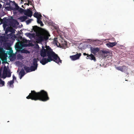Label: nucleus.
<instances>
[{
	"label": "nucleus",
	"instance_id": "34",
	"mask_svg": "<svg viewBox=\"0 0 134 134\" xmlns=\"http://www.w3.org/2000/svg\"><path fill=\"white\" fill-rule=\"evenodd\" d=\"M103 53H108V52L107 51H104L103 52Z\"/></svg>",
	"mask_w": 134,
	"mask_h": 134
},
{
	"label": "nucleus",
	"instance_id": "16",
	"mask_svg": "<svg viewBox=\"0 0 134 134\" xmlns=\"http://www.w3.org/2000/svg\"><path fill=\"white\" fill-rule=\"evenodd\" d=\"M34 17L36 18L37 19L40 18H41L42 15L41 14H39L38 12L35 13L34 15Z\"/></svg>",
	"mask_w": 134,
	"mask_h": 134
},
{
	"label": "nucleus",
	"instance_id": "9",
	"mask_svg": "<svg viewBox=\"0 0 134 134\" xmlns=\"http://www.w3.org/2000/svg\"><path fill=\"white\" fill-rule=\"evenodd\" d=\"M90 49L91 52L94 54L98 52L99 51V48H94L92 47H90Z\"/></svg>",
	"mask_w": 134,
	"mask_h": 134
},
{
	"label": "nucleus",
	"instance_id": "4",
	"mask_svg": "<svg viewBox=\"0 0 134 134\" xmlns=\"http://www.w3.org/2000/svg\"><path fill=\"white\" fill-rule=\"evenodd\" d=\"M7 21L9 23V25L13 27H15L16 23H18L16 20L14 19H7Z\"/></svg>",
	"mask_w": 134,
	"mask_h": 134
},
{
	"label": "nucleus",
	"instance_id": "13",
	"mask_svg": "<svg viewBox=\"0 0 134 134\" xmlns=\"http://www.w3.org/2000/svg\"><path fill=\"white\" fill-rule=\"evenodd\" d=\"M12 5H14L15 8L13 7L12 10L14 11H16L18 10L19 8V7L18 6L17 4L14 1L13 2H12Z\"/></svg>",
	"mask_w": 134,
	"mask_h": 134
},
{
	"label": "nucleus",
	"instance_id": "21",
	"mask_svg": "<svg viewBox=\"0 0 134 134\" xmlns=\"http://www.w3.org/2000/svg\"><path fill=\"white\" fill-rule=\"evenodd\" d=\"M40 27L37 26H33L32 29L34 32H37L38 31Z\"/></svg>",
	"mask_w": 134,
	"mask_h": 134
},
{
	"label": "nucleus",
	"instance_id": "24",
	"mask_svg": "<svg viewBox=\"0 0 134 134\" xmlns=\"http://www.w3.org/2000/svg\"><path fill=\"white\" fill-rule=\"evenodd\" d=\"M41 18H40L37 19V22L38 23L40 24L41 26H43L44 24L42 21L41 20Z\"/></svg>",
	"mask_w": 134,
	"mask_h": 134
},
{
	"label": "nucleus",
	"instance_id": "2",
	"mask_svg": "<svg viewBox=\"0 0 134 134\" xmlns=\"http://www.w3.org/2000/svg\"><path fill=\"white\" fill-rule=\"evenodd\" d=\"M27 99H31L35 100H39L43 102L46 101L49 99L47 92L42 90L38 92L35 91H31V93L26 97Z\"/></svg>",
	"mask_w": 134,
	"mask_h": 134
},
{
	"label": "nucleus",
	"instance_id": "41",
	"mask_svg": "<svg viewBox=\"0 0 134 134\" xmlns=\"http://www.w3.org/2000/svg\"><path fill=\"white\" fill-rule=\"evenodd\" d=\"M6 19V18H3V19L4 20V19Z\"/></svg>",
	"mask_w": 134,
	"mask_h": 134
},
{
	"label": "nucleus",
	"instance_id": "29",
	"mask_svg": "<svg viewBox=\"0 0 134 134\" xmlns=\"http://www.w3.org/2000/svg\"><path fill=\"white\" fill-rule=\"evenodd\" d=\"M32 20V19H30L28 20H27L26 21V22L27 24H28L30 23L31 21Z\"/></svg>",
	"mask_w": 134,
	"mask_h": 134
},
{
	"label": "nucleus",
	"instance_id": "26",
	"mask_svg": "<svg viewBox=\"0 0 134 134\" xmlns=\"http://www.w3.org/2000/svg\"><path fill=\"white\" fill-rule=\"evenodd\" d=\"M5 82L0 78V86L2 87L4 86Z\"/></svg>",
	"mask_w": 134,
	"mask_h": 134
},
{
	"label": "nucleus",
	"instance_id": "6",
	"mask_svg": "<svg viewBox=\"0 0 134 134\" xmlns=\"http://www.w3.org/2000/svg\"><path fill=\"white\" fill-rule=\"evenodd\" d=\"M81 53L77 54L76 55L70 56V58L72 60H75L79 58L81 56Z\"/></svg>",
	"mask_w": 134,
	"mask_h": 134
},
{
	"label": "nucleus",
	"instance_id": "42",
	"mask_svg": "<svg viewBox=\"0 0 134 134\" xmlns=\"http://www.w3.org/2000/svg\"><path fill=\"white\" fill-rule=\"evenodd\" d=\"M57 41H55V43H57Z\"/></svg>",
	"mask_w": 134,
	"mask_h": 134
},
{
	"label": "nucleus",
	"instance_id": "38",
	"mask_svg": "<svg viewBox=\"0 0 134 134\" xmlns=\"http://www.w3.org/2000/svg\"><path fill=\"white\" fill-rule=\"evenodd\" d=\"M2 7V5L0 3V8H1Z\"/></svg>",
	"mask_w": 134,
	"mask_h": 134
},
{
	"label": "nucleus",
	"instance_id": "37",
	"mask_svg": "<svg viewBox=\"0 0 134 134\" xmlns=\"http://www.w3.org/2000/svg\"><path fill=\"white\" fill-rule=\"evenodd\" d=\"M28 2V3H26V4L27 5H29V4H30V1L29 2Z\"/></svg>",
	"mask_w": 134,
	"mask_h": 134
},
{
	"label": "nucleus",
	"instance_id": "39",
	"mask_svg": "<svg viewBox=\"0 0 134 134\" xmlns=\"http://www.w3.org/2000/svg\"><path fill=\"white\" fill-rule=\"evenodd\" d=\"M22 57V56L21 55H20L19 57L21 58Z\"/></svg>",
	"mask_w": 134,
	"mask_h": 134
},
{
	"label": "nucleus",
	"instance_id": "33",
	"mask_svg": "<svg viewBox=\"0 0 134 134\" xmlns=\"http://www.w3.org/2000/svg\"><path fill=\"white\" fill-rule=\"evenodd\" d=\"M13 79L12 80H13L14 81V80H16V77L14 76V75H13Z\"/></svg>",
	"mask_w": 134,
	"mask_h": 134
},
{
	"label": "nucleus",
	"instance_id": "15",
	"mask_svg": "<svg viewBox=\"0 0 134 134\" xmlns=\"http://www.w3.org/2000/svg\"><path fill=\"white\" fill-rule=\"evenodd\" d=\"M25 75V72L23 69H22L20 72L19 73V78L20 79H21L22 77Z\"/></svg>",
	"mask_w": 134,
	"mask_h": 134
},
{
	"label": "nucleus",
	"instance_id": "12",
	"mask_svg": "<svg viewBox=\"0 0 134 134\" xmlns=\"http://www.w3.org/2000/svg\"><path fill=\"white\" fill-rule=\"evenodd\" d=\"M86 59H89L91 60H93L94 61L96 60V58L94 56L92 53L90 55H88L86 57Z\"/></svg>",
	"mask_w": 134,
	"mask_h": 134
},
{
	"label": "nucleus",
	"instance_id": "31",
	"mask_svg": "<svg viewBox=\"0 0 134 134\" xmlns=\"http://www.w3.org/2000/svg\"><path fill=\"white\" fill-rule=\"evenodd\" d=\"M22 52L25 53H29V52L28 51H27V50H23V51H22Z\"/></svg>",
	"mask_w": 134,
	"mask_h": 134
},
{
	"label": "nucleus",
	"instance_id": "3",
	"mask_svg": "<svg viewBox=\"0 0 134 134\" xmlns=\"http://www.w3.org/2000/svg\"><path fill=\"white\" fill-rule=\"evenodd\" d=\"M43 34L40 33H37L36 34V40L38 43L43 41Z\"/></svg>",
	"mask_w": 134,
	"mask_h": 134
},
{
	"label": "nucleus",
	"instance_id": "32",
	"mask_svg": "<svg viewBox=\"0 0 134 134\" xmlns=\"http://www.w3.org/2000/svg\"><path fill=\"white\" fill-rule=\"evenodd\" d=\"M25 34L27 36H30L32 35L31 34L29 33H26Z\"/></svg>",
	"mask_w": 134,
	"mask_h": 134
},
{
	"label": "nucleus",
	"instance_id": "30",
	"mask_svg": "<svg viewBox=\"0 0 134 134\" xmlns=\"http://www.w3.org/2000/svg\"><path fill=\"white\" fill-rule=\"evenodd\" d=\"M62 44L63 45V47L65 48L66 47H67V45L66 44V42L64 41V44H63V43H62Z\"/></svg>",
	"mask_w": 134,
	"mask_h": 134
},
{
	"label": "nucleus",
	"instance_id": "20",
	"mask_svg": "<svg viewBox=\"0 0 134 134\" xmlns=\"http://www.w3.org/2000/svg\"><path fill=\"white\" fill-rule=\"evenodd\" d=\"M24 68L26 71L27 72H31L30 69V67L27 66H25L24 67Z\"/></svg>",
	"mask_w": 134,
	"mask_h": 134
},
{
	"label": "nucleus",
	"instance_id": "7",
	"mask_svg": "<svg viewBox=\"0 0 134 134\" xmlns=\"http://www.w3.org/2000/svg\"><path fill=\"white\" fill-rule=\"evenodd\" d=\"M24 13V15L30 17H31L32 15V11L29 9L27 10L25 9Z\"/></svg>",
	"mask_w": 134,
	"mask_h": 134
},
{
	"label": "nucleus",
	"instance_id": "17",
	"mask_svg": "<svg viewBox=\"0 0 134 134\" xmlns=\"http://www.w3.org/2000/svg\"><path fill=\"white\" fill-rule=\"evenodd\" d=\"M27 17L25 16H23L20 17L19 18V19L21 22L25 21L26 19H27Z\"/></svg>",
	"mask_w": 134,
	"mask_h": 134
},
{
	"label": "nucleus",
	"instance_id": "36",
	"mask_svg": "<svg viewBox=\"0 0 134 134\" xmlns=\"http://www.w3.org/2000/svg\"><path fill=\"white\" fill-rule=\"evenodd\" d=\"M23 42L25 43H26L27 42V41L26 40H23Z\"/></svg>",
	"mask_w": 134,
	"mask_h": 134
},
{
	"label": "nucleus",
	"instance_id": "19",
	"mask_svg": "<svg viewBox=\"0 0 134 134\" xmlns=\"http://www.w3.org/2000/svg\"><path fill=\"white\" fill-rule=\"evenodd\" d=\"M49 34H48L47 35H43V41H46L48 40L49 38V36H50Z\"/></svg>",
	"mask_w": 134,
	"mask_h": 134
},
{
	"label": "nucleus",
	"instance_id": "10",
	"mask_svg": "<svg viewBox=\"0 0 134 134\" xmlns=\"http://www.w3.org/2000/svg\"><path fill=\"white\" fill-rule=\"evenodd\" d=\"M23 45L20 42L17 43L15 45V49L16 50H20L22 49Z\"/></svg>",
	"mask_w": 134,
	"mask_h": 134
},
{
	"label": "nucleus",
	"instance_id": "44",
	"mask_svg": "<svg viewBox=\"0 0 134 134\" xmlns=\"http://www.w3.org/2000/svg\"><path fill=\"white\" fill-rule=\"evenodd\" d=\"M5 60L6 61H7V59H5Z\"/></svg>",
	"mask_w": 134,
	"mask_h": 134
},
{
	"label": "nucleus",
	"instance_id": "1",
	"mask_svg": "<svg viewBox=\"0 0 134 134\" xmlns=\"http://www.w3.org/2000/svg\"><path fill=\"white\" fill-rule=\"evenodd\" d=\"M41 56L44 57H48V58L51 61H53L58 64L62 63V60L58 55L54 52L49 46L46 49L42 46V49L40 51Z\"/></svg>",
	"mask_w": 134,
	"mask_h": 134
},
{
	"label": "nucleus",
	"instance_id": "40",
	"mask_svg": "<svg viewBox=\"0 0 134 134\" xmlns=\"http://www.w3.org/2000/svg\"><path fill=\"white\" fill-rule=\"evenodd\" d=\"M30 4H31V1H30Z\"/></svg>",
	"mask_w": 134,
	"mask_h": 134
},
{
	"label": "nucleus",
	"instance_id": "14",
	"mask_svg": "<svg viewBox=\"0 0 134 134\" xmlns=\"http://www.w3.org/2000/svg\"><path fill=\"white\" fill-rule=\"evenodd\" d=\"M117 44L116 42H109L106 44L107 46L109 47H112L115 46Z\"/></svg>",
	"mask_w": 134,
	"mask_h": 134
},
{
	"label": "nucleus",
	"instance_id": "11",
	"mask_svg": "<svg viewBox=\"0 0 134 134\" xmlns=\"http://www.w3.org/2000/svg\"><path fill=\"white\" fill-rule=\"evenodd\" d=\"M116 69L120 70L122 72H124L126 70V67L125 66H120L117 67L116 68Z\"/></svg>",
	"mask_w": 134,
	"mask_h": 134
},
{
	"label": "nucleus",
	"instance_id": "22",
	"mask_svg": "<svg viewBox=\"0 0 134 134\" xmlns=\"http://www.w3.org/2000/svg\"><path fill=\"white\" fill-rule=\"evenodd\" d=\"M38 62V60L36 58H34L33 59V65L36 66L37 67L38 66V64L37 63Z\"/></svg>",
	"mask_w": 134,
	"mask_h": 134
},
{
	"label": "nucleus",
	"instance_id": "23",
	"mask_svg": "<svg viewBox=\"0 0 134 134\" xmlns=\"http://www.w3.org/2000/svg\"><path fill=\"white\" fill-rule=\"evenodd\" d=\"M37 67L33 65V66H31L30 67V69L31 70V71H35V70H36L37 68Z\"/></svg>",
	"mask_w": 134,
	"mask_h": 134
},
{
	"label": "nucleus",
	"instance_id": "43",
	"mask_svg": "<svg viewBox=\"0 0 134 134\" xmlns=\"http://www.w3.org/2000/svg\"><path fill=\"white\" fill-rule=\"evenodd\" d=\"M22 7H23V5H22Z\"/></svg>",
	"mask_w": 134,
	"mask_h": 134
},
{
	"label": "nucleus",
	"instance_id": "25",
	"mask_svg": "<svg viewBox=\"0 0 134 134\" xmlns=\"http://www.w3.org/2000/svg\"><path fill=\"white\" fill-rule=\"evenodd\" d=\"M9 7H5V9L8 11L10 10H12L13 7L12 6H10V4H9Z\"/></svg>",
	"mask_w": 134,
	"mask_h": 134
},
{
	"label": "nucleus",
	"instance_id": "27",
	"mask_svg": "<svg viewBox=\"0 0 134 134\" xmlns=\"http://www.w3.org/2000/svg\"><path fill=\"white\" fill-rule=\"evenodd\" d=\"M7 75L8 74H7L3 72L1 78H3V79H5L7 76Z\"/></svg>",
	"mask_w": 134,
	"mask_h": 134
},
{
	"label": "nucleus",
	"instance_id": "18",
	"mask_svg": "<svg viewBox=\"0 0 134 134\" xmlns=\"http://www.w3.org/2000/svg\"><path fill=\"white\" fill-rule=\"evenodd\" d=\"M14 83V81L13 80H11L8 82L7 85L9 86L10 87H12V86H13V83Z\"/></svg>",
	"mask_w": 134,
	"mask_h": 134
},
{
	"label": "nucleus",
	"instance_id": "28",
	"mask_svg": "<svg viewBox=\"0 0 134 134\" xmlns=\"http://www.w3.org/2000/svg\"><path fill=\"white\" fill-rule=\"evenodd\" d=\"M25 10V9H23L19 7V9L17 10H18V11L20 13H24Z\"/></svg>",
	"mask_w": 134,
	"mask_h": 134
},
{
	"label": "nucleus",
	"instance_id": "5",
	"mask_svg": "<svg viewBox=\"0 0 134 134\" xmlns=\"http://www.w3.org/2000/svg\"><path fill=\"white\" fill-rule=\"evenodd\" d=\"M3 72L7 74V77H10L11 76V72L10 71L9 68H7L5 66L4 67Z\"/></svg>",
	"mask_w": 134,
	"mask_h": 134
},
{
	"label": "nucleus",
	"instance_id": "8",
	"mask_svg": "<svg viewBox=\"0 0 134 134\" xmlns=\"http://www.w3.org/2000/svg\"><path fill=\"white\" fill-rule=\"evenodd\" d=\"M51 61L48 58L43 57L40 61V63L43 65H44L48 62H50Z\"/></svg>",
	"mask_w": 134,
	"mask_h": 134
},
{
	"label": "nucleus",
	"instance_id": "35",
	"mask_svg": "<svg viewBox=\"0 0 134 134\" xmlns=\"http://www.w3.org/2000/svg\"><path fill=\"white\" fill-rule=\"evenodd\" d=\"M83 55H87V56L88 55H89L88 54H87L86 53H83Z\"/></svg>",
	"mask_w": 134,
	"mask_h": 134
}]
</instances>
